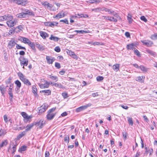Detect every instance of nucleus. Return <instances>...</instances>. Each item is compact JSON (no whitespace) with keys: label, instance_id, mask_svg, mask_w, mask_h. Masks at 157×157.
Returning a JSON list of instances; mask_svg holds the SVG:
<instances>
[{"label":"nucleus","instance_id":"4be33fe9","mask_svg":"<svg viewBox=\"0 0 157 157\" xmlns=\"http://www.w3.org/2000/svg\"><path fill=\"white\" fill-rule=\"evenodd\" d=\"M145 77L144 76H138L136 79V80L137 81L143 82L144 81Z\"/></svg>","mask_w":157,"mask_h":157},{"label":"nucleus","instance_id":"c9c22d12","mask_svg":"<svg viewBox=\"0 0 157 157\" xmlns=\"http://www.w3.org/2000/svg\"><path fill=\"white\" fill-rule=\"evenodd\" d=\"M7 140H6L0 144V147H2L4 146H6L7 145Z\"/></svg>","mask_w":157,"mask_h":157},{"label":"nucleus","instance_id":"423d86ee","mask_svg":"<svg viewBox=\"0 0 157 157\" xmlns=\"http://www.w3.org/2000/svg\"><path fill=\"white\" fill-rule=\"evenodd\" d=\"M22 59H19V60L20 61V64L23 66V68H24V66H27L28 63V59L25 58L24 57H22Z\"/></svg>","mask_w":157,"mask_h":157},{"label":"nucleus","instance_id":"f8f14e48","mask_svg":"<svg viewBox=\"0 0 157 157\" xmlns=\"http://www.w3.org/2000/svg\"><path fill=\"white\" fill-rule=\"evenodd\" d=\"M58 24V23L56 22H50L48 21L45 23L46 26H49L50 27H53L54 26H56Z\"/></svg>","mask_w":157,"mask_h":157},{"label":"nucleus","instance_id":"8fccbe9b","mask_svg":"<svg viewBox=\"0 0 157 157\" xmlns=\"http://www.w3.org/2000/svg\"><path fill=\"white\" fill-rule=\"evenodd\" d=\"M60 21V22L64 23L65 24H69L68 21V20H67V19H65L64 20H61Z\"/></svg>","mask_w":157,"mask_h":157},{"label":"nucleus","instance_id":"69168bd1","mask_svg":"<svg viewBox=\"0 0 157 157\" xmlns=\"http://www.w3.org/2000/svg\"><path fill=\"white\" fill-rule=\"evenodd\" d=\"M3 117L5 122L7 123L8 121V118L7 116L6 115H4Z\"/></svg>","mask_w":157,"mask_h":157},{"label":"nucleus","instance_id":"e433bc0d","mask_svg":"<svg viewBox=\"0 0 157 157\" xmlns=\"http://www.w3.org/2000/svg\"><path fill=\"white\" fill-rule=\"evenodd\" d=\"M150 38L152 40L157 39V33H155L151 36Z\"/></svg>","mask_w":157,"mask_h":157},{"label":"nucleus","instance_id":"b1692460","mask_svg":"<svg viewBox=\"0 0 157 157\" xmlns=\"http://www.w3.org/2000/svg\"><path fill=\"white\" fill-rule=\"evenodd\" d=\"M49 39L51 40H53L56 42L58 41L59 39V38L56 36H54L52 35H51V36Z\"/></svg>","mask_w":157,"mask_h":157},{"label":"nucleus","instance_id":"20e7f679","mask_svg":"<svg viewBox=\"0 0 157 157\" xmlns=\"http://www.w3.org/2000/svg\"><path fill=\"white\" fill-rule=\"evenodd\" d=\"M48 108V106L46 103L44 104L38 108V111L37 112L38 115H40L44 113Z\"/></svg>","mask_w":157,"mask_h":157},{"label":"nucleus","instance_id":"79ce46f5","mask_svg":"<svg viewBox=\"0 0 157 157\" xmlns=\"http://www.w3.org/2000/svg\"><path fill=\"white\" fill-rule=\"evenodd\" d=\"M128 121L130 125L132 126L133 125V122L132 121V117H128Z\"/></svg>","mask_w":157,"mask_h":157},{"label":"nucleus","instance_id":"bf43d9fd","mask_svg":"<svg viewBox=\"0 0 157 157\" xmlns=\"http://www.w3.org/2000/svg\"><path fill=\"white\" fill-rule=\"evenodd\" d=\"M36 47H37L40 50H41L43 48V46L38 44H36Z\"/></svg>","mask_w":157,"mask_h":157},{"label":"nucleus","instance_id":"a19ab883","mask_svg":"<svg viewBox=\"0 0 157 157\" xmlns=\"http://www.w3.org/2000/svg\"><path fill=\"white\" fill-rule=\"evenodd\" d=\"M8 94L10 97H11V98L13 97V94L12 93V88L10 87L9 89Z\"/></svg>","mask_w":157,"mask_h":157},{"label":"nucleus","instance_id":"37998d69","mask_svg":"<svg viewBox=\"0 0 157 157\" xmlns=\"http://www.w3.org/2000/svg\"><path fill=\"white\" fill-rule=\"evenodd\" d=\"M134 53L135 55L138 56H140V54L139 51L135 48L134 49Z\"/></svg>","mask_w":157,"mask_h":157},{"label":"nucleus","instance_id":"f03ea898","mask_svg":"<svg viewBox=\"0 0 157 157\" xmlns=\"http://www.w3.org/2000/svg\"><path fill=\"white\" fill-rule=\"evenodd\" d=\"M17 74L20 79L24 84L28 85V86L31 85V83L29 80L26 78V77L21 72H19Z\"/></svg>","mask_w":157,"mask_h":157},{"label":"nucleus","instance_id":"7c9ffc66","mask_svg":"<svg viewBox=\"0 0 157 157\" xmlns=\"http://www.w3.org/2000/svg\"><path fill=\"white\" fill-rule=\"evenodd\" d=\"M53 18L56 19H59L62 18L61 13H59L56 15L53 16Z\"/></svg>","mask_w":157,"mask_h":157},{"label":"nucleus","instance_id":"4d7b16f0","mask_svg":"<svg viewBox=\"0 0 157 157\" xmlns=\"http://www.w3.org/2000/svg\"><path fill=\"white\" fill-rule=\"evenodd\" d=\"M54 50L57 52H59L60 51V49L59 47L57 46L55 48Z\"/></svg>","mask_w":157,"mask_h":157},{"label":"nucleus","instance_id":"cd10ccee","mask_svg":"<svg viewBox=\"0 0 157 157\" xmlns=\"http://www.w3.org/2000/svg\"><path fill=\"white\" fill-rule=\"evenodd\" d=\"M119 64H116L113 66V70L116 71H117L119 70Z\"/></svg>","mask_w":157,"mask_h":157},{"label":"nucleus","instance_id":"f257e3e1","mask_svg":"<svg viewBox=\"0 0 157 157\" xmlns=\"http://www.w3.org/2000/svg\"><path fill=\"white\" fill-rule=\"evenodd\" d=\"M21 13L16 15L17 17L19 18H25L29 16H34L35 14L33 11L27 9H22Z\"/></svg>","mask_w":157,"mask_h":157},{"label":"nucleus","instance_id":"3c124183","mask_svg":"<svg viewBox=\"0 0 157 157\" xmlns=\"http://www.w3.org/2000/svg\"><path fill=\"white\" fill-rule=\"evenodd\" d=\"M33 92L34 94H36V92L37 91V89L36 88V86H34L32 87Z\"/></svg>","mask_w":157,"mask_h":157},{"label":"nucleus","instance_id":"774afa93","mask_svg":"<svg viewBox=\"0 0 157 157\" xmlns=\"http://www.w3.org/2000/svg\"><path fill=\"white\" fill-rule=\"evenodd\" d=\"M72 57L73 58L76 59H77L78 58V57L77 56L75 53L72 56Z\"/></svg>","mask_w":157,"mask_h":157},{"label":"nucleus","instance_id":"7ed1b4c3","mask_svg":"<svg viewBox=\"0 0 157 157\" xmlns=\"http://www.w3.org/2000/svg\"><path fill=\"white\" fill-rule=\"evenodd\" d=\"M56 107H53L49 110L48 112L47 115V119L49 120H52L55 116L56 113H53V112L55 111Z\"/></svg>","mask_w":157,"mask_h":157},{"label":"nucleus","instance_id":"e2e57ef3","mask_svg":"<svg viewBox=\"0 0 157 157\" xmlns=\"http://www.w3.org/2000/svg\"><path fill=\"white\" fill-rule=\"evenodd\" d=\"M125 35L127 38L130 37V33L128 32H126L125 33Z\"/></svg>","mask_w":157,"mask_h":157},{"label":"nucleus","instance_id":"2f4dec72","mask_svg":"<svg viewBox=\"0 0 157 157\" xmlns=\"http://www.w3.org/2000/svg\"><path fill=\"white\" fill-rule=\"evenodd\" d=\"M26 132L25 131H24L21 132L17 136V138L18 139H19L22 138L26 134Z\"/></svg>","mask_w":157,"mask_h":157},{"label":"nucleus","instance_id":"1a4fd4ad","mask_svg":"<svg viewBox=\"0 0 157 157\" xmlns=\"http://www.w3.org/2000/svg\"><path fill=\"white\" fill-rule=\"evenodd\" d=\"M15 2L18 5L25 6L28 3L27 0H14Z\"/></svg>","mask_w":157,"mask_h":157},{"label":"nucleus","instance_id":"6e6d98bb","mask_svg":"<svg viewBox=\"0 0 157 157\" xmlns=\"http://www.w3.org/2000/svg\"><path fill=\"white\" fill-rule=\"evenodd\" d=\"M75 32H76L77 33H86V32L84 31V30H76L74 31Z\"/></svg>","mask_w":157,"mask_h":157},{"label":"nucleus","instance_id":"aec40b11","mask_svg":"<svg viewBox=\"0 0 157 157\" xmlns=\"http://www.w3.org/2000/svg\"><path fill=\"white\" fill-rule=\"evenodd\" d=\"M40 93H44V95H49L51 94V91L50 90H44L40 91Z\"/></svg>","mask_w":157,"mask_h":157},{"label":"nucleus","instance_id":"6e6552de","mask_svg":"<svg viewBox=\"0 0 157 157\" xmlns=\"http://www.w3.org/2000/svg\"><path fill=\"white\" fill-rule=\"evenodd\" d=\"M41 4L44 6L45 8L50 10L53 7V5L47 2H41Z\"/></svg>","mask_w":157,"mask_h":157},{"label":"nucleus","instance_id":"2eb2a0df","mask_svg":"<svg viewBox=\"0 0 157 157\" xmlns=\"http://www.w3.org/2000/svg\"><path fill=\"white\" fill-rule=\"evenodd\" d=\"M146 51L147 53L149 54L150 55L152 56L156 57L157 56V54L155 52L149 49H146Z\"/></svg>","mask_w":157,"mask_h":157},{"label":"nucleus","instance_id":"f704fd0d","mask_svg":"<svg viewBox=\"0 0 157 157\" xmlns=\"http://www.w3.org/2000/svg\"><path fill=\"white\" fill-rule=\"evenodd\" d=\"M101 2L100 0H91L87 1V2L90 3H98Z\"/></svg>","mask_w":157,"mask_h":157},{"label":"nucleus","instance_id":"5701e85b","mask_svg":"<svg viewBox=\"0 0 157 157\" xmlns=\"http://www.w3.org/2000/svg\"><path fill=\"white\" fill-rule=\"evenodd\" d=\"M27 44L33 50L35 49V44L34 43L31 42L29 40Z\"/></svg>","mask_w":157,"mask_h":157},{"label":"nucleus","instance_id":"ddd939ff","mask_svg":"<svg viewBox=\"0 0 157 157\" xmlns=\"http://www.w3.org/2000/svg\"><path fill=\"white\" fill-rule=\"evenodd\" d=\"M46 59L47 63L49 64H52L56 60L54 57H52L51 58L50 56H46Z\"/></svg>","mask_w":157,"mask_h":157},{"label":"nucleus","instance_id":"0e129e2a","mask_svg":"<svg viewBox=\"0 0 157 157\" xmlns=\"http://www.w3.org/2000/svg\"><path fill=\"white\" fill-rule=\"evenodd\" d=\"M45 157H49L50 153L48 151H46L45 152Z\"/></svg>","mask_w":157,"mask_h":157},{"label":"nucleus","instance_id":"58836bf2","mask_svg":"<svg viewBox=\"0 0 157 157\" xmlns=\"http://www.w3.org/2000/svg\"><path fill=\"white\" fill-rule=\"evenodd\" d=\"M16 48L18 49H23L25 50H26L25 48V47L21 46L20 45L16 44Z\"/></svg>","mask_w":157,"mask_h":157},{"label":"nucleus","instance_id":"9d476101","mask_svg":"<svg viewBox=\"0 0 157 157\" xmlns=\"http://www.w3.org/2000/svg\"><path fill=\"white\" fill-rule=\"evenodd\" d=\"M21 115L25 119H24V121L26 123H27L32 117L30 116H28V114L24 112H22Z\"/></svg>","mask_w":157,"mask_h":157},{"label":"nucleus","instance_id":"dca6fc26","mask_svg":"<svg viewBox=\"0 0 157 157\" xmlns=\"http://www.w3.org/2000/svg\"><path fill=\"white\" fill-rule=\"evenodd\" d=\"M40 36L44 39H45L47 37L49 36V35L45 32H43L42 31H40L39 32Z\"/></svg>","mask_w":157,"mask_h":157},{"label":"nucleus","instance_id":"ea45409f","mask_svg":"<svg viewBox=\"0 0 157 157\" xmlns=\"http://www.w3.org/2000/svg\"><path fill=\"white\" fill-rule=\"evenodd\" d=\"M27 148V146L25 145L22 146L19 149V151H20L21 152L25 151Z\"/></svg>","mask_w":157,"mask_h":157},{"label":"nucleus","instance_id":"864d4df0","mask_svg":"<svg viewBox=\"0 0 157 157\" xmlns=\"http://www.w3.org/2000/svg\"><path fill=\"white\" fill-rule=\"evenodd\" d=\"M11 78L10 77H9L6 80V81L5 82L6 84H8L9 83H11Z\"/></svg>","mask_w":157,"mask_h":157},{"label":"nucleus","instance_id":"473e14b6","mask_svg":"<svg viewBox=\"0 0 157 157\" xmlns=\"http://www.w3.org/2000/svg\"><path fill=\"white\" fill-rule=\"evenodd\" d=\"M127 19L129 23H132L133 19H132V15L130 14H128V16H127Z\"/></svg>","mask_w":157,"mask_h":157},{"label":"nucleus","instance_id":"393cba45","mask_svg":"<svg viewBox=\"0 0 157 157\" xmlns=\"http://www.w3.org/2000/svg\"><path fill=\"white\" fill-rule=\"evenodd\" d=\"M14 83L16 85L17 88V90L19 89L21 86V83L18 80H17L15 81Z\"/></svg>","mask_w":157,"mask_h":157},{"label":"nucleus","instance_id":"4468645a","mask_svg":"<svg viewBox=\"0 0 157 157\" xmlns=\"http://www.w3.org/2000/svg\"><path fill=\"white\" fill-rule=\"evenodd\" d=\"M18 40L23 42L25 44H28L29 41L30 40L28 38L21 36H20Z\"/></svg>","mask_w":157,"mask_h":157},{"label":"nucleus","instance_id":"a878e982","mask_svg":"<svg viewBox=\"0 0 157 157\" xmlns=\"http://www.w3.org/2000/svg\"><path fill=\"white\" fill-rule=\"evenodd\" d=\"M127 48L128 50L132 49L133 50L135 48L134 47V45L133 44H128L127 45Z\"/></svg>","mask_w":157,"mask_h":157},{"label":"nucleus","instance_id":"9b49d317","mask_svg":"<svg viewBox=\"0 0 157 157\" xmlns=\"http://www.w3.org/2000/svg\"><path fill=\"white\" fill-rule=\"evenodd\" d=\"M45 121L42 120H40L36 122L35 125L36 126H39L40 128H42L43 126L45 124Z\"/></svg>","mask_w":157,"mask_h":157},{"label":"nucleus","instance_id":"a211bd4d","mask_svg":"<svg viewBox=\"0 0 157 157\" xmlns=\"http://www.w3.org/2000/svg\"><path fill=\"white\" fill-rule=\"evenodd\" d=\"M50 84V82L46 81V83L45 84H41L40 85V87L42 89H44L46 88H48Z\"/></svg>","mask_w":157,"mask_h":157},{"label":"nucleus","instance_id":"4c0bfd02","mask_svg":"<svg viewBox=\"0 0 157 157\" xmlns=\"http://www.w3.org/2000/svg\"><path fill=\"white\" fill-rule=\"evenodd\" d=\"M139 68H140L141 70L143 71L146 72L147 71V68L143 65L140 66Z\"/></svg>","mask_w":157,"mask_h":157},{"label":"nucleus","instance_id":"c85d7f7f","mask_svg":"<svg viewBox=\"0 0 157 157\" xmlns=\"http://www.w3.org/2000/svg\"><path fill=\"white\" fill-rule=\"evenodd\" d=\"M34 124L33 123H32L30 124L27 125L26 127V129L25 130V131L26 132L30 130L33 127Z\"/></svg>","mask_w":157,"mask_h":157},{"label":"nucleus","instance_id":"338daca9","mask_svg":"<svg viewBox=\"0 0 157 157\" xmlns=\"http://www.w3.org/2000/svg\"><path fill=\"white\" fill-rule=\"evenodd\" d=\"M68 52H67V53L68 54H69L71 56H72L73 54H74V53L71 51H69L68 50Z\"/></svg>","mask_w":157,"mask_h":157},{"label":"nucleus","instance_id":"bb28decb","mask_svg":"<svg viewBox=\"0 0 157 157\" xmlns=\"http://www.w3.org/2000/svg\"><path fill=\"white\" fill-rule=\"evenodd\" d=\"M86 109V107L84 106V105L76 109V111L78 112L83 110Z\"/></svg>","mask_w":157,"mask_h":157},{"label":"nucleus","instance_id":"de8ad7c7","mask_svg":"<svg viewBox=\"0 0 157 157\" xmlns=\"http://www.w3.org/2000/svg\"><path fill=\"white\" fill-rule=\"evenodd\" d=\"M64 141L67 142L68 144L69 141V135H67L64 138Z\"/></svg>","mask_w":157,"mask_h":157},{"label":"nucleus","instance_id":"680f3d73","mask_svg":"<svg viewBox=\"0 0 157 157\" xmlns=\"http://www.w3.org/2000/svg\"><path fill=\"white\" fill-rule=\"evenodd\" d=\"M16 29H18V31L19 32H20L21 30H22V29H23V27L21 26V25H19V26H18L17 27H16Z\"/></svg>","mask_w":157,"mask_h":157},{"label":"nucleus","instance_id":"c756f323","mask_svg":"<svg viewBox=\"0 0 157 157\" xmlns=\"http://www.w3.org/2000/svg\"><path fill=\"white\" fill-rule=\"evenodd\" d=\"M48 78L53 80H55L56 82L57 81L58 78L57 77L55 76H52V75H49Z\"/></svg>","mask_w":157,"mask_h":157},{"label":"nucleus","instance_id":"052dcab7","mask_svg":"<svg viewBox=\"0 0 157 157\" xmlns=\"http://www.w3.org/2000/svg\"><path fill=\"white\" fill-rule=\"evenodd\" d=\"M82 14H81V15H79V14H76L75 16H73V17H75V18H79L80 17H82Z\"/></svg>","mask_w":157,"mask_h":157},{"label":"nucleus","instance_id":"412c9836","mask_svg":"<svg viewBox=\"0 0 157 157\" xmlns=\"http://www.w3.org/2000/svg\"><path fill=\"white\" fill-rule=\"evenodd\" d=\"M6 87L3 84L0 86V90L2 95H4L6 91Z\"/></svg>","mask_w":157,"mask_h":157},{"label":"nucleus","instance_id":"49530a36","mask_svg":"<svg viewBox=\"0 0 157 157\" xmlns=\"http://www.w3.org/2000/svg\"><path fill=\"white\" fill-rule=\"evenodd\" d=\"M104 78L102 76H98L96 77V79L97 81H99L102 80Z\"/></svg>","mask_w":157,"mask_h":157},{"label":"nucleus","instance_id":"09e8293b","mask_svg":"<svg viewBox=\"0 0 157 157\" xmlns=\"http://www.w3.org/2000/svg\"><path fill=\"white\" fill-rule=\"evenodd\" d=\"M122 134H123V136L124 138V140H125L127 138V133L126 132H122Z\"/></svg>","mask_w":157,"mask_h":157},{"label":"nucleus","instance_id":"72a5a7b5","mask_svg":"<svg viewBox=\"0 0 157 157\" xmlns=\"http://www.w3.org/2000/svg\"><path fill=\"white\" fill-rule=\"evenodd\" d=\"M54 86L56 87H58L59 88H63V86L60 83H55L54 84Z\"/></svg>","mask_w":157,"mask_h":157},{"label":"nucleus","instance_id":"f3484780","mask_svg":"<svg viewBox=\"0 0 157 157\" xmlns=\"http://www.w3.org/2000/svg\"><path fill=\"white\" fill-rule=\"evenodd\" d=\"M7 24L10 27H13L16 24L15 21L12 20L11 21H8L6 22Z\"/></svg>","mask_w":157,"mask_h":157},{"label":"nucleus","instance_id":"39448f33","mask_svg":"<svg viewBox=\"0 0 157 157\" xmlns=\"http://www.w3.org/2000/svg\"><path fill=\"white\" fill-rule=\"evenodd\" d=\"M13 19V17L10 14H7L0 17V20L2 21H11Z\"/></svg>","mask_w":157,"mask_h":157},{"label":"nucleus","instance_id":"6ab92c4d","mask_svg":"<svg viewBox=\"0 0 157 157\" xmlns=\"http://www.w3.org/2000/svg\"><path fill=\"white\" fill-rule=\"evenodd\" d=\"M16 44L14 41L11 40L10 41L8 44V46L9 48H11L13 47Z\"/></svg>","mask_w":157,"mask_h":157},{"label":"nucleus","instance_id":"a18cd8bd","mask_svg":"<svg viewBox=\"0 0 157 157\" xmlns=\"http://www.w3.org/2000/svg\"><path fill=\"white\" fill-rule=\"evenodd\" d=\"M109 21L114 22H116L117 21V19L112 17H110Z\"/></svg>","mask_w":157,"mask_h":157},{"label":"nucleus","instance_id":"0eeeda50","mask_svg":"<svg viewBox=\"0 0 157 157\" xmlns=\"http://www.w3.org/2000/svg\"><path fill=\"white\" fill-rule=\"evenodd\" d=\"M141 42L144 45H145L147 47H151L153 44L152 41L148 40H141Z\"/></svg>","mask_w":157,"mask_h":157},{"label":"nucleus","instance_id":"13d9d810","mask_svg":"<svg viewBox=\"0 0 157 157\" xmlns=\"http://www.w3.org/2000/svg\"><path fill=\"white\" fill-rule=\"evenodd\" d=\"M17 144H14V146H13L12 148H13V151L12 152V154H14V152L16 151V147L17 146Z\"/></svg>","mask_w":157,"mask_h":157},{"label":"nucleus","instance_id":"603ef678","mask_svg":"<svg viewBox=\"0 0 157 157\" xmlns=\"http://www.w3.org/2000/svg\"><path fill=\"white\" fill-rule=\"evenodd\" d=\"M140 19L144 21V22H146L147 21V20L146 17L144 16H141L140 17Z\"/></svg>","mask_w":157,"mask_h":157},{"label":"nucleus","instance_id":"5fc2aeb1","mask_svg":"<svg viewBox=\"0 0 157 157\" xmlns=\"http://www.w3.org/2000/svg\"><path fill=\"white\" fill-rule=\"evenodd\" d=\"M55 66L58 69H59L61 67L60 64H59V63H57V62L55 63Z\"/></svg>","mask_w":157,"mask_h":157},{"label":"nucleus","instance_id":"c03bdc74","mask_svg":"<svg viewBox=\"0 0 157 157\" xmlns=\"http://www.w3.org/2000/svg\"><path fill=\"white\" fill-rule=\"evenodd\" d=\"M62 95L64 99H66L68 97V94L66 92L63 93L62 94Z\"/></svg>","mask_w":157,"mask_h":157}]
</instances>
